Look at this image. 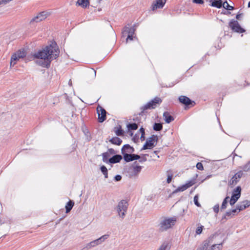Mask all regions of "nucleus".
Returning <instances> with one entry per match:
<instances>
[{
    "label": "nucleus",
    "mask_w": 250,
    "mask_h": 250,
    "mask_svg": "<svg viewBox=\"0 0 250 250\" xmlns=\"http://www.w3.org/2000/svg\"><path fill=\"white\" fill-rule=\"evenodd\" d=\"M59 53L60 50L57 44L53 43L34 53L33 57L36 59L43 60V61H37V63L42 67L48 68L50 66V62L56 59Z\"/></svg>",
    "instance_id": "nucleus-1"
},
{
    "label": "nucleus",
    "mask_w": 250,
    "mask_h": 250,
    "mask_svg": "<svg viewBox=\"0 0 250 250\" xmlns=\"http://www.w3.org/2000/svg\"><path fill=\"white\" fill-rule=\"evenodd\" d=\"M220 235H210L198 246L196 250H221L224 242L220 241Z\"/></svg>",
    "instance_id": "nucleus-2"
},
{
    "label": "nucleus",
    "mask_w": 250,
    "mask_h": 250,
    "mask_svg": "<svg viewBox=\"0 0 250 250\" xmlns=\"http://www.w3.org/2000/svg\"><path fill=\"white\" fill-rule=\"evenodd\" d=\"M176 221V217L174 216L171 218H165L160 224V229L161 231L166 230L171 228Z\"/></svg>",
    "instance_id": "nucleus-3"
},
{
    "label": "nucleus",
    "mask_w": 250,
    "mask_h": 250,
    "mask_svg": "<svg viewBox=\"0 0 250 250\" xmlns=\"http://www.w3.org/2000/svg\"><path fill=\"white\" fill-rule=\"evenodd\" d=\"M128 203L125 200H121L117 206V211L119 216L122 218H124L125 215V213L128 208Z\"/></svg>",
    "instance_id": "nucleus-4"
},
{
    "label": "nucleus",
    "mask_w": 250,
    "mask_h": 250,
    "mask_svg": "<svg viewBox=\"0 0 250 250\" xmlns=\"http://www.w3.org/2000/svg\"><path fill=\"white\" fill-rule=\"evenodd\" d=\"M162 100L160 98L155 97L151 101H149L146 104L144 105L141 107L143 111L147 109H155L158 105H160L162 103Z\"/></svg>",
    "instance_id": "nucleus-5"
},
{
    "label": "nucleus",
    "mask_w": 250,
    "mask_h": 250,
    "mask_svg": "<svg viewBox=\"0 0 250 250\" xmlns=\"http://www.w3.org/2000/svg\"><path fill=\"white\" fill-rule=\"evenodd\" d=\"M108 235H102L100 238H98L90 243L87 244L85 247L81 250H88L91 249L92 247H94L96 246H98L101 244H102L103 242H104L107 238Z\"/></svg>",
    "instance_id": "nucleus-6"
},
{
    "label": "nucleus",
    "mask_w": 250,
    "mask_h": 250,
    "mask_svg": "<svg viewBox=\"0 0 250 250\" xmlns=\"http://www.w3.org/2000/svg\"><path fill=\"white\" fill-rule=\"evenodd\" d=\"M50 13L46 11H43L39 13L37 16L33 17L30 21L31 24L37 23L44 20L49 15Z\"/></svg>",
    "instance_id": "nucleus-7"
},
{
    "label": "nucleus",
    "mask_w": 250,
    "mask_h": 250,
    "mask_svg": "<svg viewBox=\"0 0 250 250\" xmlns=\"http://www.w3.org/2000/svg\"><path fill=\"white\" fill-rule=\"evenodd\" d=\"M229 26L234 32L241 33L245 32V30L242 28L237 21L231 20L229 22Z\"/></svg>",
    "instance_id": "nucleus-8"
},
{
    "label": "nucleus",
    "mask_w": 250,
    "mask_h": 250,
    "mask_svg": "<svg viewBox=\"0 0 250 250\" xmlns=\"http://www.w3.org/2000/svg\"><path fill=\"white\" fill-rule=\"evenodd\" d=\"M157 136L154 135H151L149 138L147 139L145 144L144 145L143 148H142V150L152 148L155 146V145L154 144V142L155 141L157 142Z\"/></svg>",
    "instance_id": "nucleus-9"
},
{
    "label": "nucleus",
    "mask_w": 250,
    "mask_h": 250,
    "mask_svg": "<svg viewBox=\"0 0 250 250\" xmlns=\"http://www.w3.org/2000/svg\"><path fill=\"white\" fill-rule=\"evenodd\" d=\"M98 120L100 123H103L106 119V111L102 106L99 105L97 107Z\"/></svg>",
    "instance_id": "nucleus-10"
},
{
    "label": "nucleus",
    "mask_w": 250,
    "mask_h": 250,
    "mask_svg": "<svg viewBox=\"0 0 250 250\" xmlns=\"http://www.w3.org/2000/svg\"><path fill=\"white\" fill-rule=\"evenodd\" d=\"M243 175V171L242 170L236 172L231 178L229 181L230 185H235L240 181V179Z\"/></svg>",
    "instance_id": "nucleus-11"
},
{
    "label": "nucleus",
    "mask_w": 250,
    "mask_h": 250,
    "mask_svg": "<svg viewBox=\"0 0 250 250\" xmlns=\"http://www.w3.org/2000/svg\"><path fill=\"white\" fill-rule=\"evenodd\" d=\"M250 206V201L244 200L237 204L238 211L243 210Z\"/></svg>",
    "instance_id": "nucleus-12"
},
{
    "label": "nucleus",
    "mask_w": 250,
    "mask_h": 250,
    "mask_svg": "<svg viewBox=\"0 0 250 250\" xmlns=\"http://www.w3.org/2000/svg\"><path fill=\"white\" fill-rule=\"evenodd\" d=\"M165 3L166 1H163V0H156V2L152 4L151 9L154 11L158 8H162Z\"/></svg>",
    "instance_id": "nucleus-13"
},
{
    "label": "nucleus",
    "mask_w": 250,
    "mask_h": 250,
    "mask_svg": "<svg viewBox=\"0 0 250 250\" xmlns=\"http://www.w3.org/2000/svg\"><path fill=\"white\" fill-rule=\"evenodd\" d=\"M134 148L128 144L125 145L123 146L121 151L122 154L127 153L128 154L132 153L134 152Z\"/></svg>",
    "instance_id": "nucleus-14"
},
{
    "label": "nucleus",
    "mask_w": 250,
    "mask_h": 250,
    "mask_svg": "<svg viewBox=\"0 0 250 250\" xmlns=\"http://www.w3.org/2000/svg\"><path fill=\"white\" fill-rule=\"evenodd\" d=\"M179 101L180 103L186 106H188L192 104V101L188 97L185 96H181L179 97Z\"/></svg>",
    "instance_id": "nucleus-15"
},
{
    "label": "nucleus",
    "mask_w": 250,
    "mask_h": 250,
    "mask_svg": "<svg viewBox=\"0 0 250 250\" xmlns=\"http://www.w3.org/2000/svg\"><path fill=\"white\" fill-rule=\"evenodd\" d=\"M241 188L240 186H238L232 192L231 197L239 199L241 196Z\"/></svg>",
    "instance_id": "nucleus-16"
},
{
    "label": "nucleus",
    "mask_w": 250,
    "mask_h": 250,
    "mask_svg": "<svg viewBox=\"0 0 250 250\" xmlns=\"http://www.w3.org/2000/svg\"><path fill=\"white\" fill-rule=\"evenodd\" d=\"M135 31V29L132 27H127L125 26L122 32V33L124 36H126L127 35H133Z\"/></svg>",
    "instance_id": "nucleus-17"
},
{
    "label": "nucleus",
    "mask_w": 250,
    "mask_h": 250,
    "mask_svg": "<svg viewBox=\"0 0 250 250\" xmlns=\"http://www.w3.org/2000/svg\"><path fill=\"white\" fill-rule=\"evenodd\" d=\"M122 159L120 155H115L108 160V162L111 164H115L119 162Z\"/></svg>",
    "instance_id": "nucleus-18"
},
{
    "label": "nucleus",
    "mask_w": 250,
    "mask_h": 250,
    "mask_svg": "<svg viewBox=\"0 0 250 250\" xmlns=\"http://www.w3.org/2000/svg\"><path fill=\"white\" fill-rule=\"evenodd\" d=\"M163 118L165 122L167 124L174 120V118L168 112H165L163 113Z\"/></svg>",
    "instance_id": "nucleus-19"
},
{
    "label": "nucleus",
    "mask_w": 250,
    "mask_h": 250,
    "mask_svg": "<svg viewBox=\"0 0 250 250\" xmlns=\"http://www.w3.org/2000/svg\"><path fill=\"white\" fill-rule=\"evenodd\" d=\"M133 173L132 174L130 175V177L133 176H137L139 172H140L142 169V167L140 166H133L132 168L130 169Z\"/></svg>",
    "instance_id": "nucleus-20"
},
{
    "label": "nucleus",
    "mask_w": 250,
    "mask_h": 250,
    "mask_svg": "<svg viewBox=\"0 0 250 250\" xmlns=\"http://www.w3.org/2000/svg\"><path fill=\"white\" fill-rule=\"evenodd\" d=\"M109 142L112 144L120 146L122 144V140L117 137H114L110 139Z\"/></svg>",
    "instance_id": "nucleus-21"
},
{
    "label": "nucleus",
    "mask_w": 250,
    "mask_h": 250,
    "mask_svg": "<svg viewBox=\"0 0 250 250\" xmlns=\"http://www.w3.org/2000/svg\"><path fill=\"white\" fill-rule=\"evenodd\" d=\"M74 203L73 201L70 200L69 202H68L65 205V209H66V212L68 213L70 211V210L72 209L73 207L74 206Z\"/></svg>",
    "instance_id": "nucleus-22"
},
{
    "label": "nucleus",
    "mask_w": 250,
    "mask_h": 250,
    "mask_svg": "<svg viewBox=\"0 0 250 250\" xmlns=\"http://www.w3.org/2000/svg\"><path fill=\"white\" fill-rule=\"evenodd\" d=\"M21 58H19L18 56L15 53L12 55L11 58L10 66H14Z\"/></svg>",
    "instance_id": "nucleus-23"
},
{
    "label": "nucleus",
    "mask_w": 250,
    "mask_h": 250,
    "mask_svg": "<svg viewBox=\"0 0 250 250\" xmlns=\"http://www.w3.org/2000/svg\"><path fill=\"white\" fill-rule=\"evenodd\" d=\"M211 5L213 7L220 8L223 6V3L221 0H214L211 3Z\"/></svg>",
    "instance_id": "nucleus-24"
},
{
    "label": "nucleus",
    "mask_w": 250,
    "mask_h": 250,
    "mask_svg": "<svg viewBox=\"0 0 250 250\" xmlns=\"http://www.w3.org/2000/svg\"><path fill=\"white\" fill-rule=\"evenodd\" d=\"M19 58L22 59L26 56V53L24 49L19 50L15 53Z\"/></svg>",
    "instance_id": "nucleus-25"
},
{
    "label": "nucleus",
    "mask_w": 250,
    "mask_h": 250,
    "mask_svg": "<svg viewBox=\"0 0 250 250\" xmlns=\"http://www.w3.org/2000/svg\"><path fill=\"white\" fill-rule=\"evenodd\" d=\"M239 168L242 171L247 172L250 171V160L245 165L240 167Z\"/></svg>",
    "instance_id": "nucleus-26"
},
{
    "label": "nucleus",
    "mask_w": 250,
    "mask_h": 250,
    "mask_svg": "<svg viewBox=\"0 0 250 250\" xmlns=\"http://www.w3.org/2000/svg\"><path fill=\"white\" fill-rule=\"evenodd\" d=\"M77 3L79 5L82 6L83 7H86L89 3L88 0H78Z\"/></svg>",
    "instance_id": "nucleus-27"
},
{
    "label": "nucleus",
    "mask_w": 250,
    "mask_h": 250,
    "mask_svg": "<svg viewBox=\"0 0 250 250\" xmlns=\"http://www.w3.org/2000/svg\"><path fill=\"white\" fill-rule=\"evenodd\" d=\"M238 212H239V211H238V209H237V205L235 208L232 209L230 211H227L226 213L225 216L229 217V216H230L232 214L233 215H234L235 213Z\"/></svg>",
    "instance_id": "nucleus-28"
},
{
    "label": "nucleus",
    "mask_w": 250,
    "mask_h": 250,
    "mask_svg": "<svg viewBox=\"0 0 250 250\" xmlns=\"http://www.w3.org/2000/svg\"><path fill=\"white\" fill-rule=\"evenodd\" d=\"M167 183L169 184L171 182L173 177V174L172 171L171 170H167Z\"/></svg>",
    "instance_id": "nucleus-29"
},
{
    "label": "nucleus",
    "mask_w": 250,
    "mask_h": 250,
    "mask_svg": "<svg viewBox=\"0 0 250 250\" xmlns=\"http://www.w3.org/2000/svg\"><path fill=\"white\" fill-rule=\"evenodd\" d=\"M127 127L128 130H136L138 127V125L136 123L128 124L127 125Z\"/></svg>",
    "instance_id": "nucleus-30"
},
{
    "label": "nucleus",
    "mask_w": 250,
    "mask_h": 250,
    "mask_svg": "<svg viewBox=\"0 0 250 250\" xmlns=\"http://www.w3.org/2000/svg\"><path fill=\"white\" fill-rule=\"evenodd\" d=\"M153 128L155 131H160L163 128V125L161 123H155L153 125Z\"/></svg>",
    "instance_id": "nucleus-31"
},
{
    "label": "nucleus",
    "mask_w": 250,
    "mask_h": 250,
    "mask_svg": "<svg viewBox=\"0 0 250 250\" xmlns=\"http://www.w3.org/2000/svg\"><path fill=\"white\" fill-rule=\"evenodd\" d=\"M114 131L117 136H122L123 135V130L122 129L121 125H119L118 127L115 128Z\"/></svg>",
    "instance_id": "nucleus-32"
},
{
    "label": "nucleus",
    "mask_w": 250,
    "mask_h": 250,
    "mask_svg": "<svg viewBox=\"0 0 250 250\" xmlns=\"http://www.w3.org/2000/svg\"><path fill=\"white\" fill-rule=\"evenodd\" d=\"M187 189V187L185 185H183V186H181V187H179L177 188H176L174 191H173V193H177L178 192H180V191H185V190H186Z\"/></svg>",
    "instance_id": "nucleus-33"
},
{
    "label": "nucleus",
    "mask_w": 250,
    "mask_h": 250,
    "mask_svg": "<svg viewBox=\"0 0 250 250\" xmlns=\"http://www.w3.org/2000/svg\"><path fill=\"white\" fill-rule=\"evenodd\" d=\"M229 197H226L223 201L221 207V210L225 209L227 208V205L228 202Z\"/></svg>",
    "instance_id": "nucleus-34"
},
{
    "label": "nucleus",
    "mask_w": 250,
    "mask_h": 250,
    "mask_svg": "<svg viewBox=\"0 0 250 250\" xmlns=\"http://www.w3.org/2000/svg\"><path fill=\"white\" fill-rule=\"evenodd\" d=\"M103 156V161L105 163L108 162L109 157L110 156V155L109 154L108 152H105L103 153L102 154Z\"/></svg>",
    "instance_id": "nucleus-35"
},
{
    "label": "nucleus",
    "mask_w": 250,
    "mask_h": 250,
    "mask_svg": "<svg viewBox=\"0 0 250 250\" xmlns=\"http://www.w3.org/2000/svg\"><path fill=\"white\" fill-rule=\"evenodd\" d=\"M167 248H169V243L167 242H164L158 250H166Z\"/></svg>",
    "instance_id": "nucleus-36"
},
{
    "label": "nucleus",
    "mask_w": 250,
    "mask_h": 250,
    "mask_svg": "<svg viewBox=\"0 0 250 250\" xmlns=\"http://www.w3.org/2000/svg\"><path fill=\"white\" fill-rule=\"evenodd\" d=\"M223 7L228 10H232L234 8L233 6L229 5L227 1L223 3Z\"/></svg>",
    "instance_id": "nucleus-37"
},
{
    "label": "nucleus",
    "mask_w": 250,
    "mask_h": 250,
    "mask_svg": "<svg viewBox=\"0 0 250 250\" xmlns=\"http://www.w3.org/2000/svg\"><path fill=\"white\" fill-rule=\"evenodd\" d=\"M124 156V160L126 162H130V159H131V153L128 154L127 153L122 154Z\"/></svg>",
    "instance_id": "nucleus-38"
},
{
    "label": "nucleus",
    "mask_w": 250,
    "mask_h": 250,
    "mask_svg": "<svg viewBox=\"0 0 250 250\" xmlns=\"http://www.w3.org/2000/svg\"><path fill=\"white\" fill-rule=\"evenodd\" d=\"M140 158V156L137 154L131 153L130 162L135 160H138Z\"/></svg>",
    "instance_id": "nucleus-39"
},
{
    "label": "nucleus",
    "mask_w": 250,
    "mask_h": 250,
    "mask_svg": "<svg viewBox=\"0 0 250 250\" xmlns=\"http://www.w3.org/2000/svg\"><path fill=\"white\" fill-rule=\"evenodd\" d=\"M194 202L195 205L196 206H197V207H199L201 206L200 203L198 202V196L197 195H195L194 197Z\"/></svg>",
    "instance_id": "nucleus-40"
},
{
    "label": "nucleus",
    "mask_w": 250,
    "mask_h": 250,
    "mask_svg": "<svg viewBox=\"0 0 250 250\" xmlns=\"http://www.w3.org/2000/svg\"><path fill=\"white\" fill-rule=\"evenodd\" d=\"M194 184H195L194 181L191 180V181L188 182L187 183H186L185 185L187 187V188H188L189 187H191L192 185H193Z\"/></svg>",
    "instance_id": "nucleus-41"
},
{
    "label": "nucleus",
    "mask_w": 250,
    "mask_h": 250,
    "mask_svg": "<svg viewBox=\"0 0 250 250\" xmlns=\"http://www.w3.org/2000/svg\"><path fill=\"white\" fill-rule=\"evenodd\" d=\"M196 167L198 169L200 170H202L204 169L203 164L200 162H198L196 164Z\"/></svg>",
    "instance_id": "nucleus-42"
},
{
    "label": "nucleus",
    "mask_w": 250,
    "mask_h": 250,
    "mask_svg": "<svg viewBox=\"0 0 250 250\" xmlns=\"http://www.w3.org/2000/svg\"><path fill=\"white\" fill-rule=\"evenodd\" d=\"M238 199L233 198L231 197V198L229 200V204L231 206H233L235 203L237 201Z\"/></svg>",
    "instance_id": "nucleus-43"
},
{
    "label": "nucleus",
    "mask_w": 250,
    "mask_h": 250,
    "mask_svg": "<svg viewBox=\"0 0 250 250\" xmlns=\"http://www.w3.org/2000/svg\"><path fill=\"white\" fill-rule=\"evenodd\" d=\"M213 211L216 213H217L219 211V205L218 204L215 205L213 208Z\"/></svg>",
    "instance_id": "nucleus-44"
},
{
    "label": "nucleus",
    "mask_w": 250,
    "mask_h": 250,
    "mask_svg": "<svg viewBox=\"0 0 250 250\" xmlns=\"http://www.w3.org/2000/svg\"><path fill=\"white\" fill-rule=\"evenodd\" d=\"M203 230V227H198L196 230V234H200L202 233Z\"/></svg>",
    "instance_id": "nucleus-45"
},
{
    "label": "nucleus",
    "mask_w": 250,
    "mask_h": 250,
    "mask_svg": "<svg viewBox=\"0 0 250 250\" xmlns=\"http://www.w3.org/2000/svg\"><path fill=\"white\" fill-rule=\"evenodd\" d=\"M13 0H0V5L2 4H6L9 2L12 1Z\"/></svg>",
    "instance_id": "nucleus-46"
},
{
    "label": "nucleus",
    "mask_w": 250,
    "mask_h": 250,
    "mask_svg": "<svg viewBox=\"0 0 250 250\" xmlns=\"http://www.w3.org/2000/svg\"><path fill=\"white\" fill-rule=\"evenodd\" d=\"M101 170L102 172V173L105 172L107 171V168L104 166H102L101 168Z\"/></svg>",
    "instance_id": "nucleus-47"
},
{
    "label": "nucleus",
    "mask_w": 250,
    "mask_h": 250,
    "mask_svg": "<svg viewBox=\"0 0 250 250\" xmlns=\"http://www.w3.org/2000/svg\"><path fill=\"white\" fill-rule=\"evenodd\" d=\"M109 154H115L116 153V151L113 148H109L108 149V152Z\"/></svg>",
    "instance_id": "nucleus-48"
},
{
    "label": "nucleus",
    "mask_w": 250,
    "mask_h": 250,
    "mask_svg": "<svg viewBox=\"0 0 250 250\" xmlns=\"http://www.w3.org/2000/svg\"><path fill=\"white\" fill-rule=\"evenodd\" d=\"M192 1L194 3H198V4H203L204 3L203 0H192Z\"/></svg>",
    "instance_id": "nucleus-49"
},
{
    "label": "nucleus",
    "mask_w": 250,
    "mask_h": 250,
    "mask_svg": "<svg viewBox=\"0 0 250 250\" xmlns=\"http://www.w3.org/2000/svg\"><path fill=\"white\" fill-rule=\"evenodd\" d=\"M122 176L120 175H117L115 176L114 179L116 181H119L121 180Z\"/></svg>",
    "instance_id": "nucleus-50"
},
{
    "label": "nucleus",
    "mask_w": 250,
    "mask_h": 250,
    "mask_svg": "<svg viewBox=\"0 0 250 250\" xmlns=\"http://www.w3.org/2000/svg\"><path fill=\"white\" fill-rule=\"evenodd\" d=\"M133 35H127V37L126 38V42H128V40L132 41L133 39Z\"/></svg>",
    "instance_id": "nucleus-51"
},
{
    "label": "nucleus",
    "mask_w": 250,
    "mask_h": 250,
    "mask_svg": "<svg viewBox=\"0 0 250 250\" xmlns=\"http://www.w3.org/2000/svg\"><path fill=\"white\" fill-rule=\"evenodd\" d=\"M140 132L141 133V134H145V129L143 128V127H141L140 128Z\"/></svg>",
    "instance_id": "nucleus-52"
},
{
    "label": "nucleus",
    "mask_w": 250,
    "mask_h": 250,
    "mask_svg": "<svg viewBox=\"0 0 250 250\" xmlns=\"http://www.w3.org/2000/svg\"><path fill=\"white\" fill-rule=\"evenodd\" d=\"M145 134H141V137H140V139L142 141H144L145 139Z\"/></svg>",
    "instance_id": "nucleus-53"
},
{
    "label": "nucleus",
    "mask_w": 250,
    "mask_h": 250,
    "mask_svg": "<svg viewBox=\"0 0 250 250\" xmlns=\"http://www.w3.org/2000/svg\"><path fill=\"white\" fill-rule=\"evenodd\" d=\"M103 174L104 175V177L105 178H107L108 177V173H107V172H105V173L104 172L103 173Z\"/></svg>",
    "instance_id": "nucleus-54"
},
{
    "label": "nucleus",
    "mask_w": 250,
    "mask_h": 250,
    "mask_svg": "<svg viewBox=\"0 0 250 250\" xmlns=\"http://www.w3.org/2000/svg\"><path fill=\"white\" fill-rule=\"evenodd\" d=\"M242 14H237L236 15V18L237 19V20H239L240 18V16H241Z\"/></svg>",
    "instance_id": "nucleus-55"
},
{
    "label": "nucleus",
    "mask_w": 250,
    "mask_h": 250,
    "mask_svg": "<svg viewBox=\"0 0 250 250\" xmlns=\"http://www.w3.org/2000/svg\"><path fill=\"white\" fill-rule=\"evenodd\" d=\"M146 161V158H143L142 159L140 160V162H145Z\"/></svg>",
    "instance_id": "nucleus-56"
},
{
    "label": "nucleus",
    "mask_w": 250,
    "mask_h": 250,
    "mask_svg": "<svg viewBox=\"0 0 250 250\" xmlns=\"http://www.w3.org/2000/svg\"><path fill=\"white\" fill-rule=\"evenodd\" d=\"M248 7H250V1H249L248 3Z\"/></svg>",
    "instance_id": "nucleus-57"
},
{
    "label": "nucleus",
    "mask_w": 250,
    "mask_h": 250,
    "mask_svg": "<svg viewBox=\"0 0 250 250\" xmlns=\"http://www.w3.org/2000/svg\"><path fill=\"white\" fill-rule=\"evenodd\" d=\"M94 75L95 76H96V72L95 70H94Z\"/></svg>",
    "instance_id": "nucleus-58"
},
{
    "label": "nucleus",
    "mask_w": 250,
    "mask_h": 250,
    "mask_svg": "<svg viewBox=\"0 0 250 250\" xmlns=\"http://www.w3.org/2000/svg\"><path fill=\"white\" fill-rule=\"evenodd\" d=\"M70 81H71V80H70L69 82V84H71V82Z\"/></svg>",
    "instance_id": "nucleus-59"
},
{
    "label": "nucleus",
    "mask_w": 250,
    "mask_h": 250,
    "mask_svg": "<svg viewBox=\"0 0 250 250\" xmlns=\"http://www.w3.org/2000/svg\"><path fill=\"white\" fill-rule=\"evenodd\" d=\"M154 153H155V154H157V151H154Z\"/></svg>",
    "instance_id": "nucleus-60"
},
{
    "label": "nucleus",
    "mask_w": 250,
    "mask_h": 250,
    "mask_svg": "<svg viewBox=\"0 0 250 250\" xmlns=\"http://www.w3.org/2000/svg\"><path fill=\"white\" fill-rule=\"evenodd\" d=\"M133 140H135V137L133 138Z\"/></svg>",
    "instance_id": "nucleus-61"
}]
</instances>
